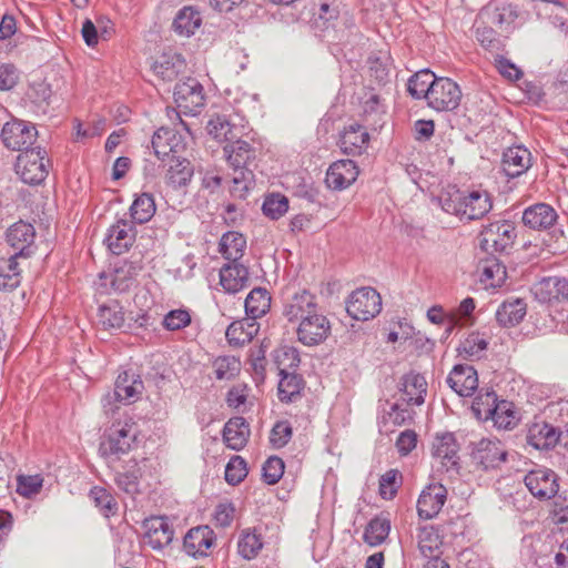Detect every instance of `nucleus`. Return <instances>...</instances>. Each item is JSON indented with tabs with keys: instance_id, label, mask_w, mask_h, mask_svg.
I'll return each mask as SVG.
<instances>
[{
	"instance_id": "f257e3e1",
	"label": "nucleus",
	"mask_w": 568,
	"mask_h": 568,
	"mask_svg": "<svg viewBox=\"0 0 568 568\" xmlns=\"http://www.w3.org/2000/svg\"><path fill=\"white\" fill-rule=\"evenodd\" d=\"M223 151L234 171L232 192H239V195L243 197L254 181L251 165L256 159V149L239 136L231 143H226Z\"/></svg>"
},
{
	"instance_id": "f03ea898",
	"label": "nucleus",
	"mask_w": 568,
	"mask_h": 568,
	"mask_svg": "<svg viewBox=\"0 0 568 568\" xmlns=\"http://www.w3.org/2000/svg\"><path fill=\"white\" fill-rule=\"evenodd\" d=\"M136 434L133 423L112 424L100 443V455L108 463L119 462L123 455L129 454L135 446Z\"/></svg>"
},
{
	"instance_id": "7ed1b4c3",
	"label": "nucleus",
	"mask_w": 568,
	"mask_h": 568,
	"mask_svg": "<svg viewBox=\"0 0 568 568\" xmlns=\"http://www.w3.org/2000/svg\"><path fill=\"white\" fill-rule=\"evenodd\" d=\"M47 152L40 146L21 152L17 158L16 172L26 184L39 185L48 176V164L44 163Z\"/></svg>"
},
{
	"instance_id": "20e7f679",
	"label": "nucleus",
	"mask_w": 568,
	"mask_h": 568,
	"mask_svg": "<svg viewBox=\"0 0 568 568\" xmlns=\"http://www.w3.org/2000/svg\"><path fill=\"white\" fill-rule=\"evenodd\" d=\"M508 453L498 439L483 438L471 444L470 462L478 470H494L506 463Z\"/></svg>"
},
{
	"instance_id": "39448f33",
	"label": "nucleus",
	"mask_w": 568,
	"mask_h": 568,
	"mask_svg": "<svg viewBox=\"0 0 568 568\" xmlns=\"http://www.w3.org/2000/svg\"><path fill=\"white\" fill-rule=\"evenodd\" d=\"M516 239V227L509 221L493 222L480 233V248L489 254L505 253Z\"/></svg>"
},
{
	"instance_id": "423d86ee",
	"label": "nucleus",
	"mask_w": 568,
	"mask_h": 568,
	"mask_svg": "<svg viewBox=\"0 0 568 568\" xmlns=\"http://www.w3.org/2000/svg\"><path fill=\"white\" fill-rule=\"evenodd\" d=\"M382 297L372 287H361L352 292L346 302L347 314L356 321H368L379 314Z\"/></svg>"
},
{
	"instance_id": "0eeeda50",
	"label": "nucleus",
	"mask_w": 568,
	"mask_h": 568,
	"mask_svg": "<svg viewBox=\"0 0 568 568\" xmlns=\"http://www.w3.org/2000/svg\"><path fill=\"white\" fill-rule=\"evenodd\" d=\"M173 97L178 108L184 114L196 115L205 105L203 85L195 78H186L178 82Z\"/></svg>"
},
{
	"instance_id": "6e6552de",
	"label": "nucleus",
	"mask_w": 568,
	"mask_h": 568,
	"mask_svg": "<svg viewBox=\"0 0 568 568\" xmlns=\"http://www.w3.org/2000/svg\"><path fill=\"white\" fill-rule=\"evenodd\" d=\"M6 148L12 151L24 152L31 150L37 140L38 131L33 124L21 120L7 122L0 134Z\"/></svg>"
},
{
	"instance_id": "1a4fd4ad",
	"label": "nucleus",
	"mask_w": 568,
	"mask_h": 568,
	"mask_svg": "<svg viewBox=\"0 0 568 568\" xmlns=\"http://www.w3.org/2000/svg\"><path fill=\"white\" fill-rule=\"evenodd\" d=\"M462 97V90L455 81L438 77L429 92L427 104L436 111H454L459 106Z\"/></svg>"
},
{
	"instance_id": "9d476101",
	"label": "nucleus",
	"mask_w": 568,
	"mask_h": 568,
	"mask_svg": "<svg viewBox=\"0 0 568 568\" xmlns=\"http://www.w3.org/2000/svg\"><path fill=\"white\" fill-rule=\"evenodd\" d=\"M296 334L303 345L316 346L329 336L331 323L325 315L315 312L300 321Z\"/></svg>"
},
{
	"instance_id": "9b49d317",
	"label": "nucleus",
	"mask_w": 568,
	"mask_h": 568,
	"mask_svg": "<svg viewBox=\"0 0 568 568\" xmlns=\"http://www.w3.org/2000/svg\"><path fill=\"white\" fill-rule=\"evenodd\" d=\"M524 481L530 494L540 500L554 498L559 489L558 476L549 468L530 470Z\"/></svg>"
},
{
	"instance_id": "f8f14e48",
	"label": "nucleus",
	"mask_w": 568,
	"mask_h": 568,
	"mask_svg": "<svg viewBox=\"0 0 568 568\" xmlns=\"http://www.w3.org/2000/svg\"><path fill=\"white\" fill-rule=\"evenodd\" d=\"M485 22L493 23L501 32L510 33L517 27L520 10L517 4L510 2H494L481 9Z\"/></svg>"
},
{
	"instance_id": "ddd939ff",
	"label": "nucleus",
	"mask_w": 568,
	"mask_h": 568,
	"mask_svg": "<svg viewBox=\"0 0 568 568\" xmlns=\"http://www.w3.org/2000/svg\"><path fill=\"white\" fill-rule=\"evenodd\" d=\"M369 140L371 136L366 126L354 122L345 125L339 132L337 145L343 154L348 156H361L367 151Z\"/></svg>"
},
{
	"instance_id": "4468645a",
	"label": "nucleus",
	"mask_w": 568,
	"mask_h": 568,
	"mask_svg": "<svg viewBox=\"0 0 568 568\" xmlns=\"http://www.w3.org/2000/svg\"><path fill=\"white\" fill-rule=\"evenodd\" d=\"M36 230L31 223L19 221L12 224L6 233L7 243L13 250L16 257H30L33 253Z\"/></svg>"
},
{
	"instance_id": "2eb2a0df",
	"label": "nucleus",
	"mask_w": 568,
	"mask_h": 568,
	"mask_svg": "<svg viewBox=\"0 0 568 568\" xmlns=\"http://www.w3.org/2000/svg\"><path fill=\"white\" fill-rule=\"evenodd\" d=\"M136 229L133 222L119 219L112 224L104 239V244L115 255H121L130 250L135 242Z\"/></svg>"
},
{
	"instance_id": "dca6fc26",
	"label": "nucleus",
	"mask_w": 568,
	"mask_h": 568,
	"mask_svg": "<svg viewBox=\"0 0 568 568\" xmlns=\"http://www.w3.org/2000/svg\"><path fill=\"white\" fill-rule=\"evenodd\" d=\"M317 308L315 295L307 290H300L285 297L283 315L288 322H295L317 312Z\"/></svg>"
},
{
	"instance_id": "f3484780",
	"label": "nucleus",
	"mask_w": 568,
	"mask_h": 568,
	"mask_svg": "<svg viewBox=\"0 0 568 568\" xmlns=\"http://www.w3.org/2000/svg\"><path fill=\"white\" fill-rule=\"evenodd\" d=\"M459 444L454 433L436 434L432 444V455L439 459L446 470L458 469L459 466Z\"/></svg>"
},
{
	"instance_id": "a211bd4d",
	"label": "nucleus",
	"mask_w": 568,
	"mask_h": 568,
	"mask_svg": "<svg viewBox=\"0 0 568 568\" xmlns=\"http://www.w3.org/2000/svg\"><path fill=\"white\" fill-rule=\"evenodd\" d=\"M144 544L154 550H161L170 545L174 537V529L166 517H150L144 519Z\"/></svg>"
},
{
	"instance_id": "6ab92c4d",
	"label": "nucleus",
	"mask_w": 568,
	"mask_h": 568,
	"mask_svg": "<svg viewBox=\"0 0 568 568\" xmlns=\"http://www.w3.org/2000/svg\"><path fill=\"white\" fill-rule=\"evenodd\" d=\"M358 174L359 169L355 161L351 159L337 160L327 169L325 183L332 190L342 191L351 186Z\"/></svg>"
},
{
	"instance_id": "aec40b11",
	"label": "nucleus",
	"mask_w": 568,
	"mask_h": 568,
	"mask_svg": "<svg viewBox=\"0 0 568 568\" xmlns=\"http://www.w3.org/2000/svg\"><path fill=\"white\" fill-rule=\"evenodd\" d=\"M447 499V489L442 484L426 486L417 500L418 516L423 519H432L442 510Z\"/></svg>"
},
{
	"instance_id": "412c9836",
	"label": "nucleus",
	"mask_w": 568,
	"mask_h": 568,
	"mask_svg": "<svg viewBox=\"0 0 568 568\" xmlns=\"http://www.w3.org/2000/svg\"><path fill=\"white\" fill-rule=\"evenodd\" d=\"M151 145L154 154L162 161L171 155H176L185 148L182 135L166 126H161L153 133Z\"/></svg>"
},
{
	"instance_id": "4be33fe9",
	"label": "nucleus",
	"mask_w": 568,
	"mask_h": 568,
	"mask_svg": "<svg viewBox=\"0 0 568 568\" xmlns=\"http://www.w3.org/2000/svg\"><path fill=\"white\" fill-rule=\"evenodd\" d=\"M446 382L456 394L469 397L478 388L477 371L470 365L457 364L450 371Z\"/></svg>"
},
{
	"instance_id": "5701e85b",
	"label": "nucleus",
	"mask_w": 568,
	"mask_h": 568,
	"mask_svg": "<svg viewBox=\"0 0 568 568\" xmlns=\"http://www.w3.org/2000/svg\"><path fill=\"white\" fill-rule=\"evenodd\" d=\"M531 164V153L523 145H513L503 153L501 170L510 179L526 173Z\"/></svg>"
},
{
	"instance_id": "b1692460",
	"label": "nucleus",
	"mask_w": 568,
	"mask_h": 568,
	"mask_svg": "<svg viewBox=\"0 0 568 568\" xmlns=\"http://www.w3.org/2000/svg\"><path fill=\"white\" fill-rule=\"evenodd\" d=\"M558 220L556 210L547 203H536L525 209L523 224L531 230L544 231L551 229Z\"/></svg>"
},
{
	"instance_id": "393cba45",
	"label": "nucleus",
	"mask_w": 568,
	"mask_h": 568,
	"mask_svg": "<svg viewBox=\"0 0 568 568\" xmlns=\"http://www.w3.org/2000/svg\"><path fill=\"white\" fill-rule=\"evenodd\" d=\"M143 270L141 258L138 260H123L119 262L113 270L111 286L115 292H128L133 285L136 284V278Z\"/></svg>"
},
{
	"instance_id": "a878e982",
	"label": "nucleus",
	"mask_w": 568,
	"mask_h": 568,
	"mask_svg": "<svg viewBox=\"0 0 568 568\" xmlns=\"http://www.w3.org/2000/svg\"><path fill=\"white\" fill-rule=\"evenodd\" d=\"M277 367L280 371L281 379L278 382V399L282 403H294L302 396L305 387V381L302 375L295 372H288L286 367H282L280 356L276 357Z\"/></svg>"
},
{
	"instance_id": "bb28decb",
	"label": "nucleus",
	"mask_w": 568,
	"mask_h": 568,
	"mask_svg": "<svg viewBox=\"0 0 568 568\" xmlns=\"http://www.w3.org/2000/svg\"><path fill=\"white\" fill-rule=\"evenodd\" d=\"M194 168L192 163L178 155L169 158L168 169L165 173V183L173 190L185 187L192 180Z\"/></svg>"
},
{
	"instance_id": "cd10ccee",
	"label": "nucleus",
	"mask_w": 568,
	"mask_h": 568,
	"mask_svg": "<svg viewBox=\"0 0 568 568\" xmlns=\"http://www.w3.org/2000/svg\"><path fill=\"white\" fill-rule=\"evenodd\" d=\"M561 436V432L546 422L534 423L527 433V443L536 449L554 448Z\"/></svg>"
},
{
	"instance_id": "c85d7f7f",
	"label": "nucleus",
	"mask_w": 568,
	"mask_h": 568,
	"mask_svg": "<svg viewBox=\"0 0 568 568\" xmlns=\"http://www.w3.org/2000/svg\"><path fill=\"white\" fill-rule=\"evenodd\" d=\"M214 542L213 530L207 526H199L187 531L183 539V548L189 556H206Z\"/></svg>"
},
{
	"instance_id": "c756f323",
	"label": "nucleus",
	"mask_w": 568,
	"mask_h": 568,
	"mask_svg": "<svg viewBox=\"0 0 568 568\" xmlns=\"http://www.w3.org/2000/svg\"><path fill=\"white\" fill-rule=\"evenodd\" d=\"M250 425L242 416L230 418L222 432L223 442L233 450H241L247 444L250 438Z\"/></svg>"
},
{
	"instance_id": "7c9ffc66",
	"label": "nucleus",
	"mask_w": 568,
	"mask_h": 568,
	"mask_svg": "<svg viewBox=\"0 0 568 568\" xmlns=\"http://www.w3.org/2000/svg\"><path fill=\"white\" fill-rule=\"evenodd\" d=\"M248 268L241 263H227L220 270V284L226 293L235 294L246 287Z\"/></svg>"
},
{
	"instance_id": "2f4dec72",
	"label": "nucleus",
	"mask_w": 568,
	"mask_h": 568,
	"mask_svg": "<svg viewBox=\"0 0 568 568\" xmlns=\"http://www.w3.org/2000/svg\"><path fill=\"white\" fill-rule=\"evenodd\" d=\"M144 389L140 375L124 371L116 377L114 385V396L120 397L121 403H132L139 398Z\"/></svg>"
},
{
	"instance_id": "473e14b6",
	"label": "nucleus",
	"mask_w": 568,
	"mask_h": 568,
	"mask_svg": "<svg viewBox=\"0 0 568 568\" xmlns=\"http://www.w3.org/2000/svg\"><path fill=\"white\" fill-rule=\"evenodd\" d=\"M186 67L182 54L168 51L162 53L153 63L154 73L163 81L171 82L184 72Z\"/></svg>"
},
{
	"instance_id": "72a5a7b5",
	"label": "nucleus",
	"mask_w": 568,
	"mask_h": 568,
	"mask_svg": "<svg viewBox=\"0 0 568 568\" xmlns=\"http://www.w3.org/2000/svg\"><path fill=\"white\" fill-rule=\"evenodd\" d=\"M493 207L491 196L487 191H471L464 201L460 220H479Z\"/></svg>"
},
{
	"instance_id": "f704fd0d",
	"label": "nucleus",
	"mask_w": 568,
	"mask_h": 568,
	"mask_svg": "<svg viewBox=\"0 0 568 568\" xmlns=\"http://www.w3.org/2000/svg\"><path fill=\"white\" fill-rule=\"evenodd\" d=\"M256 318H246L232 322L225 332L226 339L232 346H243L250 343L258 332Z\"/></svg>"
},
{
	"instance_id": "c9c22d12",
	"label": "nucleus",
	"mask_w": 568,
	"mask_h": 568,
	"mask_svg": "<svg viewBox=\"0 0 568 568\" xmlns=\"http://www.w3.org/2000/svg\"><path fill=\"white\" fill-rule=\"evenodd\" d=\"M400 386L404 400L408 405H422L425 402L427 382L422 374L415 372L405 374L402 377Z\"/></svg>"
},
{
	"instance_id": "e433bc0d",
	"label": "nucleus",
	"mask_w": 568,
	"mask_h": 568,
	"mask_svg": "<svg viewBox=\"0 0 568 568\" xmlns=\"http://www.w3.org/2000/svg\"><path fill=\"white\" fill-rule=\"evenodd\" d=\"M527 313V304L523 298H511L503 302L496 311V321L500 326L518 325Z\"/></svg>"
},
{
	"instance_id": "4c0bfd02",
	"label": "nucleus",
	"mask_w": 568,
	"mask_h": 568,
	"mask_svg": "<svg viewBox=\"0 0 568 568\" xmlns=\"http://www.w3.org/2000/svg\"><path fill=\"white\" fill-rule=\"evenodd\" d=\"M124 322V311L118 301L112 300L99 306L98 323L104 329H120Z\"/></svg>"
},
{
	"instance_id": "58836bf2",
	"label": "nucleus",
	"mask_w": 568,
	"mask_h": 568,
	"mask_svg": "<svg viewBox=\"0 0 568 568\" xmlns=\"http://www.w3.org/2000/svg\"><path fill=\"white\" fill-rule=\"evenodd\" d=\"M246 247L245 237L239 232H226L220 241V253L229 263H239Z\"/></svg>"
},
{
	"instance_id": "ea45409f",
	"label": "nucleus",
	"mask_w": 568,
	"mask_h": 568,
	"mask_svg": "<svg viewBox=\"0 0 568 568\" xmlns=\"http://www.w3.org/2000/svg\"><path fill=\"white\" fill-rule=\"evenodd\" d=\"M480 282L490 287H499L506 277L505 265L495 256L483 258L479 262Z\"/></svg>"
},
{
	"instance_id": "a19ab883",
	"label": "nucleus",
	"mask_w": 568,
	"mask_h": 568,
	"mask_svg": "<svg viewBox=\"0 0 568 568\" xmlns=\"http://www.w3.org/2000/svg\"><path fill=\"white\" fill-rule=\"evenodd\" d=\"M437 78L428 69L420 70L408 79L407 91L414 99H428Z\"/></svg>"
},
{
	"instance_id": "79ce46f5",
	"label": "nucleus",
	"mask_w": 568,
	"mask_h": 568,
	"mask_svg": "<svg viewBox=\"0 0 568 568\" xmlns=\"http://www.w3.org/2000/svg\"><path fill=\"white\" fill-rule=\"evenodd\" d=\"M13 255L0 258V290L11 292L21 283V270Z\"/></svg>"
},
{
	"instance_id": "37998d69",
	"label": "nucleus",
	"mask_w": 568,
	"mask_h": 568,
	"mask_svg": "<svg viewBox=\"0 0 568 568\" xmlns=\"http://www.w3.org/2000/svg\"><path fill=\"white\" fill-rule=\"evenodd\" d=\"M245 313L252 318L264 316L271 307V295L266 288L255 287L245 298Z\"/></svg>"
},
{
	"instance_id": "c03bdc74",
	"label": "nucleus",
	"mask_w": 568,
	"mask_h": 568,
	"mask_svg": "<svg viewBox=\"0 0 568 568\" xmlns=\"http://www.w3.org/2000/svg\"><path fill=\"white\" fill-rule=\"evenodd\" d=\"M156 205L151 193H142L138 195L130 206V215L133 223L144 224L149 222L155 214Z\"/></svg>"
},
{
	"instance_id": "a18cd8bd",
	"label": "nucleus",
	"mask_w": 568,
	"mask_h": 568,
	"mask_svg": "<svg viewBox=\"0 0 568 568\" xmlns=\"http://www.w3.org/2000/svg\"><path fill=\"white\" fill-rule=\"evenodd\" d=\"M487 418L498 428L510 429L516 426V412L511 402L501 399L494 408H487Z\"/></svg>"
},
{
	"instance_id": "49530a36",
	"label": "nucleus",
	"mask_w": 568,
	"mask_h": 568,
	"mask_svg": "<svg viewBox=\"0 0 568 568\" xmlns=\"http://www.w3.org/2000/svg\"><path fill=\"white\" fill-rule=\"evenodd\" d=\"M207 132L217 141L231 143L239 138V130L232 125L225 115H214L206 125Z\"/></svg>"
},
{
	"instance_id": "de8ad7c7",
	"label": "nucleus",
	"mask_w": 568,
	"mask_h": 568,
	"mask_svg": "<svg viewBox=\"0 0 568 568\" xmlns=\"http://www.w3.org/2000/svg\"><path fill=\"white\" fill-rule=\"evenodd\" d=\"M493 26V23L485 22L483 11L480 10L474 23L475 37L487 50H498L500 47L498 33L494 30Z\"/></svg>"
},
{
	"instance_id": "09e8293b",
	"label": "nucleus",
	"mask_w": 568,
	"mask_h": 568,
	"mask_svg": "<svg viewBox=\"0 0 568 568\" xmlns=\"http://www.w3.org/2000/svg\"><path fill=\"white\" fill-rule=\"evenodd\" d=\"M467 192L457 189L456 186H448L438 196L442 209L452 215L462 217L464 201H466Z\"/></svg>"
},
{
	"instance_id": "8fccbe9b",
	"label": "nucleus",
	"mask_w": 568,
	"mask_h": 568,
	"mask_svg": "<svg viewBox=\"0 0 568 568\" xmlns=\"http://www.w3.org/2000/svg\"><path fill=\"white\" fill-rule=\"evenodd\" d=\"M390 531V521L386 517H374L364 531V541L369 546H378L385 541Z\"/></svg>"
},
{
	"instance_id": "3c124183",
	"label": "nucleus",
	"mask_w": 568,
	"mask_h": 568,
	"mask_svg": "<svg viewBox=\"0 0 568 568\" xmlns=\"http://www.w3.org/2000/svg\"><path fill=\"white\" fill-rule=\"evenodd\" d=\"M201 26L200 13L191 7L181 9L173 21L175 32L181 36H191Z\"/></svg>"
},
{
	"instance_id": "603ef678",
	"label": "nucleus",
	"mask_w": 568,
	"mask_h": 568,
	"mask_svg": "<svg viewBox=\"0 0 568 568\" xmlns=\"http://www.w3.org/2000/svg\"><path fill=\"white\" fill-rule=\"evenodd\" d=\"M487 347L488 342L478 332H473L460 342L457 352L464 359H479Z\"/></svg>"
},
{
	"instance_id": "864d4df0",
	"label": "nucleus",
	"mask_w": 568,
	"mask_h": 568,
	"mask_svg": "<svg viewBox=\"0 0 568 568\" xmlns=\"http://www.w3.org/2000/svg\"><path fill=\"white\" fill-rule=\"evenodd\" d=\"M134 464L131 469L125 471H119L115 475V484L122 491L133 496L140 493V478L142 476V471L138 466L135 459L132 460Z\"/></svg>"
},
{
	"instance_id": "5fc2aeb1",
	"label": "nucleus",
	"mask_w": 568,
	"mask_h": 568,
	"mask_svg": "<svg viewBox=\"0 0 568 568\" xmlns=\"http://www.w3.org/2000/svg\"><path fill=\"white\" fill-rule=\"evenodd\" d=\"M213 367L216 379L232 381L241 372V361L231 355L219 356L214 359Z\"/></svg>"
},
{
	"instance_id": "6e6d98bb",
	"label": "nucleus",
	"mask_w": 568,
	"mask_h": 568,
	"mask_svg": "<svg viewBox=\"0 0 568 568\" xmlns=\"http://www.w3.org/2000/svg\"><path fill=\"white\" fill-rule=\"evenodd\" d=\"M263 548V541L261 535L254 531L243 530L239 542V554L246 560L255 558L260 550Z\"/></svg>"
},
{
	"instance_id": "4d7b16f0",
	"label": "nucleus",
	"mask_w": 568,
	"mask_h": 568,
	"mask_svg": "<svg viewBox=\"0 0 568 568\" xmlns=\"http://www.w3.org/2000/svg\"><path fill=\"white\" fill-rule=\"evenodd\" d=\"M89 496L105 517L116 514L118 503L113 495L105 488L94 486L91 488Z\"/></svg>"
},
{
	"instance_id": "13d9d810",
	"label": "nucleus",
	"mask_w": 568,
	"mask_h": 568,
	"mask_svg": "<svg viewBox=\"0 0 568 568\" xmlns=\"http://www.w3.org/2000/svg\"><path fill=\"white\" fill-rule=\"evenodd\" d=\"M262 211L265 216L278 220L288 211V199L280 193H272L265 197Z\"/></svg>"
},
{
	"instance_id": "bf43d9fd",
	"label": "nucleus",
	"mask_w": 568,
	"mask_h": 568,
	"mask_svg": "<svg viewBox=\"0 0 568 568\" xmlns=\"http://www.w3.org/2000/svg\"><path fill=\"white\" fill-rule=\"evenodd\" d=\"M417 544L420 552L426 557H433L438 549V534L432 526L420 527L417 534Z\"/></svg>"
},
{
	"instance_id": "052dcab7",
	"label": "nucleus",
	"mask_w": 568,
	"mask_h": 568,
	"mask_svg": "<svg viewBox=\"0 0 568 568\" xmlns=\"http://www.w3.org/2000/svg\"><path fill=\"white\" fill-rule=\"evenodd\" d=\"M247 473L245 459L241 456H233L225 467V480L232 486L239 485L247 476Z\"/></svg>"
},
{
	"instance_id": "680f3d73",
	"label": "nucleus",
	"mask_w": 568,
	"mask_h": 568,
	"mask_svg": "<svg viewBox=\"0 0 568 568\" xmlns=\"http://www.w3.org/2000/svg\"><path fill=\"white\" fill-rule=\"evenodd\" d=\"M285 464L277 456L268 457L262 467V477L267 485H275L280 481L284 474Z\"/></svg>"
},
{
	"instance_id": "e2e57ef3",
	"label": "nucleus",
	"mask_w": 568,
	"mask_h": 568,
	"mask_svg": "<svg viewBox=\"0 0 568 568\" xmlns=\"http://www.w3.org/2000/svg\"><path fill=\"white\" fill-rule=\"evenodd\" d=\"M293 436V428L288 420L276 422L271 429L270 443L273 448L280 449L288 444Z\"/></svg>"
},
{
	"instance_id": "0e129e2a",
	"label": "nucleus",
	"mask_w": 568,
	"mask_h": 568,
	"mask_svg": "<svg viewBox=\"0 0 568 568\" xmlns=\"http://www.w3.org/2000/svg\"><path fill=\"white\" fill-rule=\"evenodd\" d=\"M397 478L402 479V475L397 469H389L379 479V495L383 499H393L397 494L399 484Z\"/></svg>"
},
{
	"instance_id": "69168bd1",
	"label": "nucleus",
	"mask_w": 568,
	"mask_h": 568,
	"mask_svg": "<svg viewBox=\"0 0 568 568\" xmlns=\"http://www.w3.org/2000/svg\"><path fill=\"white\" fill-rule=\"evenodd\" d=\"M191 323V315L186 310H172L163 318V326L168 331H179Z\"/></svg>"
},
{
	"instance_id": "338daca9",
	"label": "nucleus",
	"mask_w": 568,
	"mask_h": 568,
	"mask_svg": "<svg viewBox=\"0 0 568 568\" xmlns=\"http://www.w3.org/2000/svg\"><path fill=\"white\" fill-rule=\"evenodd\" d=\"M17 481V493L29 498L40 491L43 480L39 476L19 475Z\"/></svg>"
},
{
	"instance_id": "774afa93",
	"label": "nucleus",
	"mask_w": 568,
	"mask_h": 568,
	"mask_svg": "<svg viewBox=\"0 0 568 568\" xmlns=\"http://www.w3.org/2000/svg\"><path fill=\"white\" fill-rule=\"evenodd\" d=\"M339 11L336 7H331L327 3L321 4L318 17L315 20L316 27L323 31L329 28H335V21L338 19Z\"/></svg>"
}]
</instances>
